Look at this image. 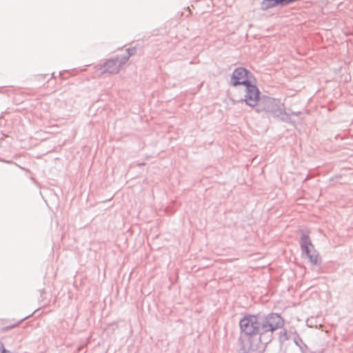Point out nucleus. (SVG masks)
Here are the masks:
<instances>
[{
	"mask_svg": "<svg viewBox=\"0 0 353 353\" xmlns=\"http://www.w3.org/2000/svg\"><path fill=\"white\" fill-rule=\"evenodd\" d=\"M0 353H10L8 350H6L3 345L0 342Z\"/></svg>",
	"mask_w": 353,
	"mask_h": 353,
	"instance_id": "ddd939ff",
	"label": "nucleus"
},
{
	"mask_svg": "<svg viewBox=\"0 0 353 353\" xmlns=\"http://www.w3.org/2000/svg\"><path fill=\"white\" fill-rule=\"evenodd\" d=\"M261 323L259 321L258 316L246 314L244 315V336L248 337L249 345L248 351L253 352L256 350V345H253L254 339L261 334Z\"/></svg>",
	"mask_w": 353,
	"mask_h": 353,
	"instance_id": "f03ea898",
	"label": "nucleus"
},
{
	"mask_svg": "<svg viewBox=\"0 0 353 353\" xmlns=\"http://www.w3.org/2000/svg\"><path fill=\"white\" fill-rule=\"evenodd\" d=\"M258 113H264L267 117L287 121L288 114L285 112L284 105L280 100L267 96L261 97L259 103L255 108Z\"/></svg>",
	"mask_w": 353,
	"mask_h": 353,
	"instance_id": "f257e3e1",
	"label": "nucleus"
},
{
	"mask_svg": "<svg viewBox=\"0 0 353 353\" xmlns=\"http://www.w3.org/2000/svg\"><path fill=\"white\" fill-rule=\"evenodd\" d=\"M284 325V319L276 313L269 314L261 323V330L263 333L274 331L281 328Z\"/></svg>",
	"mask_w": 353,
	"mask_h": 353,
	"instance_id": "7ed1b4c3",
	"label": "nucleus"
},
{
	"mask_svg": "<svg viewBox=\"0 0 353 353\" xmlns=\"http://www.w3.org/2000/svg\"><path fill=\"white\" fill-rule=\"evenodd\" d=\"M300 245L303 254H305L308 258L314 248L307 234H303L301 236L300 239Z\"/></svg>",
	"mask_w": 353,
	"mask_h": 353,
	"instance_id": "39448f33",
	"label": "nucleus"
},
{
	"mask_svg": "<svg viewBox=\"0 0 353 353\" xmlns=\"http://www.w3.org/2000/svg\"><path fill=\"white\" fill-rule=\"evenodd\" d=\"M256 85V79L252 72L244 68V87Z\"/></svg>",
	"mask_w": 353,
	"mask_h": 353,
	"instance_id": "0eeeda50",
	"label": "nucleus"
},
{
	"mask_svg": "<svg viewBox=\"0 0 353 353\" xmlns=\"http://www.w3.org/2000/svg\"><path fill=\"white\" fill-rule=\"evenodd\" d=\"M119 71V68L117 65V63L113 60L107 61L103 66V72L109 73H117Z\"/></svg>",
	"mask_w": 353,
	"mask_h": 353,
	"instance_id": "6e6552de",
	"label": "nucleus"
},
{
	"mask_svg": "<svg viewBox=\"0 0 353 353\" xmlns=\"http://www.w3.org/2000/svg\"><path fill=\"white\" fill-rule=\"evenodd\" d=\"M243 79V69L238 68L235 70L231 78V83L233 85H237L242 83L241 80Z\"/></svg>",
	"mask_w": 353,
	"mask_h": 353,
	"instance_id": "9d476101",
	"label": "nucleus"
},
{
	"mask_svg": "<svg viewBox=\"0 0 353 353\" xmlns=\"http://www.w3.org/2000/svg\"><path fill=\"white\" fill-rule=\"evenodd\" d=\"M285 0H263L261 8L263 10H268L276 6H283V1Z\"/></svg>",
	"mask_w": 353,
	"mask_h": 353,
	"instance_id": "1a4fd4ad",
	"label": "nucleus"
},
{
	"mask_svg": "<svg viewBox=\"0 0 353 353\" xmlns=\"http://www.w3.org/2000/svg\"><path fill=\"white\" fill-rule=\"evenodd\" d=\"M21 321H14L4 319L0 320V331H6L19 325Z\"/></svg>",
	"mask_w": 353,
	"mask_h": 353,
	"instance_id": "423d86ee",
	"label": "nucleus"
},
{
	"mask_svg": "<svg viewBox=\"0 0 353 353\" xmlns=\"http://www.w3.org/2000/svg\"><path fill=\"white\" fill-rule=\"evenodd\" d=\"M244 102L249 106L256 108L261 100L257 85L245 87Z\"/></svg>",
	"mask_w": 353,
	"mask_h": 353,
	"instance_id": "20e7f679",
	"label": "nucleus"
},
{
	"mask_svg": "<svg viewBox=\"0 0 353 353\" xmlns=\"http://www.w3.org/2000/svg\"><path fill=\"white\" fill-rule=\"evenodd\" d=\"M279 341L281 342H283L288 339L287 331L284 330L283 332H281L279 336Z\"/></svg>",
	"mask_w": 353,
	"mask_h": 353,
	"instance_id": "f8f14e48",
	"label": "nucleus"
},
{
	"mask_svg": "<svg viewBox=\"0 0 353 353\" xmlns=\"http://www.w3.org/2000/svg\"><path fill=\"white\" fill-rule=\"evenodd\" d=\"M308 259L310 260V262L312 265H316L319 264L320 261H321L319 254L315 249H313V251H312L311 255L309 256Z\"/></svg>",
	"mask_w": 353,
	"mask_h": 353,
	"instance_id": "9b49d317",
	"label": "nucleus"
}]
</instances>
